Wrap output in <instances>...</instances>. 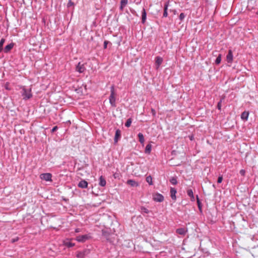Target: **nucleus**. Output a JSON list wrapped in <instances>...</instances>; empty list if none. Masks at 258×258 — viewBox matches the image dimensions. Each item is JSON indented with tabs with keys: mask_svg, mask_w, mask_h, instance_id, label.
Wrapping results in <instances>:
<instances>
[{
	"mask_svg": "<svg viewBox=\"0 0 258 258\" xmlns=\"http://www.w3.org/2000/svg\"><path fill=\"white\" fill-rule=\"evenodd\" d=\"M110 95L109 96V103L113 107H115V90H114V87L113 86H112L110 88Z\"/></svg>",
	"mask_w": 258,
	"mask_h": 258,
	"instance_id": "obj_1",
	"label": "nucleus"
},
{
	"mask_svg": "<svg viewBox=\"0 0 258 258\" xmlns=\"http://www.w3.org/2000/svg\"><path fill=\"white\" fill-rule=\"evenodd\" d=\"M257 5L256 0H248L247 8L249 10H255L257 9Z\"/></svg>",
	"mask_w": 258,
	"mask_h": 258,
	"instance_id": "obj_2",
	"label": "nucleus"
},
{
	"mask_svg": "<svg viewBox=\"0 0 258 258\" xmlns=\"http://www.w3.org/2000/svg\"><path fill=\"white\" fill-rule=\"evenodd\" d=\"M91 238L90 234L79 235L76 237V240L80 242H84Z\"/></svg>",
	"mask_w": 258,
	"mask_h": 258,
	"instance_id": "obj_3",
	"label": "nucleus"
},
{
	"mask_svg": "<svg viewBox=\"0 0 258 258\" xmlns=\"http://www.w3.org/2000/svg\"><path fill=\"white\" fill-rule=\"evenodd\" d=\"M22 96H23V98L24 99H28L32 97V95L31 93V89L29 90H27L25 88L23 89Z\"/></svg>",
	"mask_w": 258,
	"mask_h": 258,
	"instance_id": "obj_4",
	"label": "nucleus"
},
{
	"mask_svg": "<svg viewBox=\"0 0 258 258\" xmlns=\"http://www.w3.org/2000/svg\"><path fill=\"white\" fill-rule=\"evenodd\" d=\"M52 175L49 173H42L40 175V178L47 181H51Z\"/></svg>",
	"mask_w": 258,
	"mask_h": 258,
	"instance_id": "obj_5",
	"label": "nucleus"
},
{
	"mask_svg": "<svg viewBox=\"0 0 258 258\" xmlns=\"http://www.w3.org/2000/svg\"><path fill=\"white\" fill-rule=\"evenodd\" d=\"M86 70V68L84 66V64H81L79 62L76 68V71L80 73H83Z\"/></svg>",
	"mask_w": 258,
	"mask_h": 258,
	"instance_id": "obj_6",
	"label": "nucleus"
},
{
	"mask_svg": "<svg viewBox=\"0 0 258 258\" xmlns=\"http://www.w3.org/2000/svg\"><path fill=\"white\" fill-rule=\"evenodd\" d=\"M226 59L228 63H231L233 60V55L232 51L229 49L226 56Z\"/></svg>",
	"mask_w": 258,
	"mask_h": 258,
	"instance_id": "obj_7",
	"label": "nucleus"
},
{
	"mask_svg": "<svg viewBox=\"0 0 258 258\" xmlns=\"http://www.w3.org/2000/svg\"><path fill=\"white\" fill-rule=\"evenodd\" d=\"M153 199L156 202H161L163 201V196L160 194H156L153 196Z\"/></svg>",
	"mask_w": 258,
	"mask_h": 258,
	"instance_id": "obj_8",
	"label": "nucleus"
},
{
	"mask_svg": "<svg viewBox=\"0 0 258 258\" xmlns=\"http://www.w3.org/2000/svg\"><path fill=\"white\" fill-rule=\"evenodd\" d=\"M126 183L131 186L137 187L139 186V183L138 182L134 180L129 179L126 181Z\"/></svg>",
	"mask_w": 258,
	"mask_h": 258,
	"instance_id": "obj_9",
	"label": "nucleus"
},
{
	"mask_svg": "<svg viewBox=\"0 0 258 258\" xmlns=\"http://www.w3.org/2000/svg\"><path fill=\"white\" fill-rule=\"evenodd\" d=\"M176 190L175 188L173 187H171L170 188V197L171 199L175 201L176 197Z\"/></svg>",
	"mask_w": 258,
	"mask_h": 258,
	"instance_id": "obj_10",
	"label": "nucleus"
},
{
	"mask_svg": "<svg viewBox=\"0 0 258 258\" xmlns=\"http://www.w3.org/2000/svg\"><path fill=\"white\" fill-rule=\"evenodd\" d=\"M163 62V58L160 56H157L156 57L155 64L156 66V68L158 69L161 64Z\"/></svg>",
	"mask_w": 258,
	"mask_h": 258,
	"instance_id": "obj_11",
	"label": "nucleus"
},
{
	"mask_svg": "<svg viewBox=\"0 0 258 258\" xmlns=\"http://www.w3.org/2000/svg\"><path fill=\"white\" fill-rule=\"evenodd\" d=\"M87 186L88 182L85 180H81L78 184V186L82 188H86L87 187Z\"/></svg>",
	"mask_w": 258,
	"mask_h": 258,
	"instance_id": "obj_12",
	"label": "nucleus"
},
{
	"mask_svg": "<svg viewBox=\"0 0 258 258\" xmlns=\"http://www.w3.org/2000/svg\"><path fill=\"white\" fill-rule=\"evenodd\" d=\"M128 3V0H121L120 1V10L122 11L124 8L126 6Z\"/></svg>",
	"mask_w": 258,
	"mask_h": 258,
	"instance_id": "obj_13",
	"label": "nucleus"
},
{
	"mask_svg": "<svg viewBox=\"0 0 258 258\" xmlns=\"http://www.w3.org/2000/svg\"><path fill=\"white\" fill-rule=\"evenodd\" d=\"M187 194L188 196L190 198V200L191 201H195V197L194 196V193L192 190L191 189H188L187 190Z\"/></svg>",
	"mask_w": 258,
	"mask_h": 258,
	"instance_id": "obj_14",
	"label": "nucleus"
},
{
	"mask_svg": "<svg viewBox=\"0 0 258 258\" xmlns=\"http://www.w3.org/2000/svg\"><path fill=\"white\" fill-rule=\"evenodd\" d=\"M14 44L13 43H11L8 45H7L5 48H4V52L6 53L10 51L13 47Z\"/></svg>",
	"mask_w": 258,
	"mask_h": 258,
	"instance_id": "obj_15",
	"label": "nucleus"
},
{
	"mask_svg": "<svg viewBox=\"0 0 258 258\" xmlns=\"http://www.w3.org/2000/svg\"><path fill=\"white\" fill-rule=\"evenodd\" d=\"M249 116V113L247 111L243 112L241 114V118L242 120H247Z\"/></svg>",
	"mask_w": 258,
	"mask_h": 258,
	"instance_id": "obj_16",
	"label": "nucleus"
},
{
	"mask_svg": "<svg viewBox=\"0 0 258 258\" xmlns=\"http://www.w3.org/2000/svg\"><path fill=\"white\" fill-rule=\"evenodd\" d=\"M106 183V182L105 178L102 176H101L99 178V185L101 186H105Z\"/></svg>",
	"mask_w": 258,
	"mask_h": 258,
	"instance_id": "obj_17",
	"label": "nucleus"
},
{
	"mask_svg": "<svg viewBox=\"0 0 258 258\" xmlns=\"http://www.w3.org/2000/svg\"><path fill=\"white\" fill-rule=\"evenodd\" d=\"M86 250L83 251H78L77 253V257L78 258H84L86 255Z\"/></svg>",
	"mask_w": 258,
	"mask_h": 258,
	"instance_id": "obj_18",
	"label": "nucleus"
},
{
	"mask_svg": "<svg viewBox=\"0 0 258 258\" xmlns=\"http://www.w3.org/2000/svg\"><path fill=\"white\" fill-rule=\"evenodd\" d=\"M120 137V131L117 130L115 132V135L114 137V142L117 143L118 142V138Z\"/></svg>",
	"mask_w": 258,
	"mask_h": 258,
	"instance_id": "obj_19",
	"label": "nucleus"
},
{
	"mask_svg": "<svg viewBox=\"0 0 258 258\" xmlns=\"http://www.w3.org/2000/svg\"><path fill=\"white\" fill-rule=\"evenodd\" d=\"M146 20V12L145 9H143L142 14V21L143 23H144Z\"/></svg>",
	"mask_w": 258,
	"mask_h": 258,
	"instance_id": "obj_20",
	"label": "nucleus"
},
{
	"mask_svg": "<svg viewBox=\"0 0 258 258\" xmlns=\"http://www.w3.org/2000/svg\"><path fill=\"white\" fill-rule=\"evenodd\" d=\"M64 244L65 246H66L68 247H72L75 246V243H72L70 241H66L64 242Z\"/></svg>",
	"mask_w": 258,
	"mask_h": 258,
	"instance_id": "obj_21",
	"label": "nucleus"
},
{
	"mask_svg": "<svg viewBox=\"0 0 258 258\" xmlns=\"http://www.w3.org/2000/svg\"><path fill=\"white\" fill-rule=\"evenodd\" d=\"M187 230L186 228H178V234L181 235H184L186 232Z\"/></svg>",
	"mask_w": 258,
	"mask_h": 258,
	"instance_id": "obj_22",
	"label": "nucleus"
},
{
	"mask_svg": "<svg viewBox=\"0 0 258 258\" xmlns=\"http://www.w3.org/2000/svg\"><path fill=\"white\" fill-rule=\"evenodd\" d=\"M138 137L139 139V141L141 144H143L144 142V137L142 133H139L138 134Z\"/></svg>",
	"mask_w": 258,
	"mask_h": 258,
	"instance_id": "obj_23",
	"label": "nucleus"
},
{
	"mask_svg": "<svg viewBox=\"0 0 258 258\" xmlns=\"http://www.w3.org/2000/svg\"><path fill=\"white\" fill-rule=\"evenodd\" d=\"M151 148H152L151 145H150V144L147 145L146 147L145 152L148 154L150 153L151 151Z\"/></svg>",
	"mask_w": 258,
	"mask_h": 258,
	"instance_id": "obj_24",
	"label": "nucleus"
},
{
	"mask_svg": "<svg viewBox=\"0 0 258 258\" xmlns=\"http://www.w3.org/2000/svg\"><path fill=\"white\" fill-rule=\"evenodd\" d=\"M221 56H222L221 54H219L218 56H217V57L216 58V59L215 60L216 64H218L221 62Z\"/></svg>",
	"mask_w": 258,
	"mask_h": 258,
	"instance_id": "obj_25",
	"label": "nucleus"
},
{
	"mask_svg": "<svg viewBox=\"0 0 258 258\" xmlns=\"http://www.w3.org/2000/svg\"><path fill=\"white\" fill-rule=\"evenodd\" d=\"M146 181L150 184L152 185L153 182H152V177L149 175L146 177Z\"/></svg>",
	"mask_w": 258,
	"mask_h": 258,
	"instance_id": "obj_26",
	"label": "nucleus"
},
{
	"mask_svg": "<svg viewBox=\"0 0 258 258\" xmlns=\"http://www.w3.org/2000/svg\"><path fill=\"white\" fill-rule=\"evenodd\" d=\"M102 235L105 236L106 238H108L109 233V232L105 229H103L102 230Z\"/></svg>",
	"mask_w": 258,
	"mask_h": 258,
	"instance_id": "obj_27",
	"label": "nucleus"
},
{
	"mask_svg": "<svg viewBox=\"0 0 258 258\" xmlns=\"http://www.w3.org/2000/svg\"><path fill=\"white\" fill-rule=\"evenodd\" d=\"M169 6V3L168 4H166L164 7V13H163V16L166 17L167 16V7Z\"/></svg>",
	"mask_w": 258,
	"mask_h": 258,
	"instance_id": "obj_28",
	"label": "nucleus"
},
{
	"mask_svg": "<svg viewBox=\"0 0 258 258\" xmlns=\"http://www.w3.org/2000/svg\"><path fill=\"white\" fill-rule=\"evenodd\" d=\"M132 122V119L131 118L127 119L126 122L125 123V126H126L127 127H130L131 125Z\"/></svg>",
	"mask_w": 258,
	"mask_h": 258,
	"instance_id": "obj_29",
	"label": "nucleus"
},
{
	"mask_svg": "<svg viewBox=\"0 0 258 258\" xmlns=\"http://www.w3.org/2000/svg\"><path fill=\"white\" fill-rule=\"evenodd\" d=\"M5 42V39L2 38L0 41V52L2 51L4 43Z\"/></svg>",
	"mask_w": 258,
	"mask_h": 258,
	"instance_id": "obj_30",
	"label": "nucleus"
},
{
	"mask_svg": "<svg viewBox=\"0 0 258 258\" xmlns=\"http://www.w3.org/2000/svg\"><path fill=\"white\" fill-rule=\"evenodd\" d=\"M223 98L220 99V100L218 102L217 104V108L219 110H221V107H222V102L223 101Z\"/></svg>",
	"mask_w": 258,
	"mask_h": 258,
	"instance_id": "obj_31",
	"label": "nucleus"
},
{
	"mask_svg": "<svg viewBox=\"0 0 258 258\" xmlns=\"http://www.w3.org/2000/svg\"><path fill=\"white\" fill-rule=\"evenodd\" d=\"M185 17V15L183 13H180L179 18L180 20H182Z\"/></svg>",
	"mask_w": 258,
	"mask_h": 258,
	"instance_id": "obj_32",
	"label": "nucleus"
},
{
	"mask_svg": "<svg viewBox=\"0 0 258 258\" xmlns=\"http://www.w3.org/2000/svg\"><path fill=\"white\" fill-rule=\"evenodd\" d=\"M170 182L173 184H175L177 183V180L175 178H172L170 179Z\"/></svg>",
	"mask_w": 258,
	"mask_h": 258,
	"instance_id": "obj_33",
	"label": "nucleus"
},
{
	"mask_svg": "<svg viewBox=\"0 0 258 258\" xmlns=\"http://www.w3.org/2000/svg\"><path fill=\"white\" fill-rule=\"evenodd\" d=\"M223 180V177L222 176H219L218 178L217 182L218 183H221Z\"/></svg>",
	"mask_w": 258,
	"mask_h": 258,
	"instance_id": "obj_34",
	"label": "nucleus"
},
{
	"mask_svg": "<svg viewBox=\"0 0 258 258\" xmlns=\"http://www.w3.org/2000/svg\"><path fill=\"white\" fill-rule=\"evenodd\" d=\"M239 173L242 176H244L245 174V171L244 169H241L239 171Z\"/></svg>",
	"mask_w": 258,
	"mask_h": 258,
	"instance_id": "obj_35",
	"label": "nucleus"
},
{
	"mask_svg": "<svg viewBox=\"0 0 258 258\" xmlns=\"http://www.w3.org/2000/svg\"><path fill=\"white\" fill-rule=\"evenodd\" d=\"M18 240H19V238L18 237H17L15 238L12 239L11 240V242H12V243H14V242L17 241Z\"/></svg>",
	"mask_w": 258,
	"mask_h": 258,
	"instance_id": "obj_36",
	"label": "nucleus"
},
{
	"mask_svg": "<svg viewBox=\"0 0 258 258\" xmlns=\"http://www.w3.org/2000/svg\"><path fill=\"white\" fill-rule=\"evenodd\" d=\"M197 200H198V208H199V210H202V207L200 205V204L199 203V198H198V196H197Z\"/></svg>",
	"mask_w": 258,
	"mask_h": 258,
	"instance_id": "obj_37",
	"label": "nucleus"
},
{
	"mask_svg": "<svg viewBox=\"0 0 258 258\" xmlns=\"http://www.w3.org/2000/svg\"><path fill=\"white\" fill-rule=\"evenodd\" d=\"M151 113L153 116H155L156 115V111L154 109H151Z\"/></svg>",
	"mask_w": 258,
	"mask_h": 258,
	"instance_id": "obj_38",
	"label": "nucleus"
},
{
	"mask_svg": "<svg viewBox=\"0 0 258 258\" xmlns=\"http://www.w3.org/2000/svg\"><path fill=\"white\" fill-rule=\"evenodd\" d=\"M108 43V42L107 41H105L104 42V48L105 49L107 48V45Z\"/></svg>",
	"mask_w": 258,
	"mask_h": 258,
	"instance_id": "obj_39",
	"label": "nucleus"
},
{
	"mask_svg": "<svg viewBox=\"0 0 258 258\" xmlns=\"http://www.w3.org/2000/svg\"><path fill=\"white\" fill-rule=\"evenodd\" d=\"M9 83H7L5 85V88L7 90H10V89L9 88Z\"/></svg>",
	"mask_w": 258,
	"mask_h": 258,
	"instance_id": "obj_40",
	"label": "nucleus"
},
{
	"mask_svg": "<svg viewBox=\"0 0 258 258\" xmlns=\"http://www.w3.org/2000/svg\"><path fill=\"white\" fill-rule=\"evenodd\" d=\"M57 128V127L56 126H54L52 129L51 130L52 132H54Z\"/></svg>",
	"mask_w": 258,
	"mask_h": 258,
	"instance_id": "obj_41",
	"label": "nucleus"
},
{
	"mask_svg": "<svg viewBox=\"0 0 258 258\" xmlns=\"http://www.w3.org/2000/svg\"><path fill=\"white\" fill-rule=\"evenodd\" d=\"M81 231V229L80 228H77L75 230V232H76V233L80 232Z\"/></svg>",
	"mask_w": 258,
	"mask_h": 258,
	"instance_id": "obj_42",
	"label": "nucleus"
},
{
	"mask_svg": "<svg viewBox=\"0 0 258 258\" xmlns=\"http://www.w3.org/2000/svg\"><path fill=\"white\" fill-rule=\"evenodd\" d=\"M189 138L190 140L192 141L194 139V137L193 135H191V136H189Z\"/></svg>",
	"mask_w": 258,
	"mask_h": 258,
	"instance_id": "obj_43",
	"label": "nucleus"
},
{
	"mask_svg": "<svg viewBox=\"0 0 258 258\" xmlns=\"http://www.w3.org/2000/svg\"><path fill=\"white\" fill-rule=\"evenodd\" d=\"M73 5V3L71 1L69 2V4H68V5L70 6H72Z\"/></svg>",
	"mask_w": 258,
	"mask_h": 258,
	"instance_id": "obj_44",
	"label": "nucleus"
},
{
	"mask_svg": "<svg viewBox=\"0 0 258 258\" xmlns=\"http://www.w3.org/2000/svg\"><path fill=\"white\" fill-rule=\"evenodd\" d=\"M114 178H116L117 177V175L116 174H114Z\"/></svg>",
	"mask_w": 258,
	"mask_h": 258,
	"instance_id": "obj_45",
	"label": "nucleus"
}]
</instances>
